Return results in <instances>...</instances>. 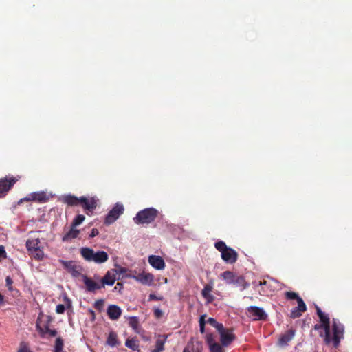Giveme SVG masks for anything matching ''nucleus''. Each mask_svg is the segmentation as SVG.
Listing matches in <instances>:
<instances>
[{"instance_id":"2","label":"nucleus","mask_w":352,"mask_h":352,"mask_svg":"<svg viewBox=\"0 0 352 352\" xmlns=\"http://www.w3.org/2000/svg\"><path fill=\"white\" fill-rule=\"evenodd\" d=\"M128 270L120 265H116V268L109 270L102 278L97 277L95 281H100L102 286L112 285L116 280L128 277ZM97 283V282H96Z\"/></svg>"},{"instance_id":"31","label":"nucleus","mask_w":352,"mask_h":352,"mask_svg":"<svg viewBox=\"0 0 352 352\" xmlns=\"http://www.w3.org/2000/svg\"><path fill=\"white\" fill-rule=\"evenodd\" d=\"M63 340L60 338H57L54 344V352H63Z\"/></svg>"},{"instance_id":"24","label":"nucleus","mask_w":352,"mask_h":352,"mask_svg":"<svg viewBox=\"0 0 352 352\" xmlns=\"http://www.w3.org/2000/svg\"><path fill=\"white\" fill-rule=\"evenodd\" d=\"M37 329L42 335L48 333L50 336H56L57 332L55 329H50L48 327H45L44 329L39 327L38 323L36 324Z\"/></svg>"},{"instance_id":"37","label":"nucleus","mask_w":352,"mask_h":352,"mask_svg":"<svg viewBox=\"0 0 352 352\" xmlns=\"http://www.w3.org/2000/svg\"><path fill=\"white\" fill-rule=\"evenodd\" d=\"M205 317H206V316L203 315L200 317V319H199L200 331L202 333L204 332V326L206 324Z\"/></svg>"},{"instance_id":"41","label":"nucleus","mask_w":352,"mask_h":352,"mask_svg":"<svg viewBox=\"0 0 352 352\" xmlns=\"http://www.w3.org/2000/svg\"><path fill=\"white\" fill-rule=\"evenodd\" d=\"M65 310V306L62 304H59L56 307V311L57 314H63Z\"/></svg>"},{"instance_id":"27","label":"nucleus","mask_w":352,"mask_h":352,"mask_svg":"<svg viewBox=\"0 0 352 352\" xmlns=\"http://www.w3.org/2000/svg\"><path fill=\"white\" fill-rule=\"evenodd\" d=\"M85 219V217L83 214H78L73 220L71 226L73 228H76L80 225Z\"/></svg>"},{"instance_id":"21","label":"nucleus","mask_w":352,"mask_h":352,"mask_svg":"<svg viewBox=\"0 0 352 352\" xmlns=\"http://www.w3.org/2000/svg\"><path fill=\"white\" fill-rule=\"evenodd\" d=\"M80 197L78 198L72 195H67L63 197V201L68 206H78L80 204Z\"/></svg>"},{"instance_id":"50","label":"nucleus","mask_w":352,"mask_h":352,"mask_svg":"<svg viewBox=\"0 0 352 352\" xmlns=\"http://www.w3.org/2000/svg\"><path fill=\"white\" fill-rule=\"evenodd\" d=\"M116 286H122V283L118 282V283L116 284Z\"/></svg>"},{"instance_id":"10","label":"nucleus","mask_w":352,"mask_h":352,"mask_svg":"<svg viewBox=\"0 0 352 352\" xmlns=\"http://www.w3.org/2000/svg\"><path fill=\"white\" fill-rule=\"evenodd\" d=\"M17 181L14 177L0 179V198L5 197Z\"/></svg>"},{"instance_id":"1","label":"nucleus","mask_w":352,"mask_h":352,"mask_svg":"<svg viewBox=\"0 0 352 352\" xmlns=\"http://www.w3.org/2000/svg\"><path fill=\"white\" fill-rule=\"evenodd\" d=\"M319 318L321 324H316L315 329H322L323 331H321L320 335L324 338V342L327 344L332 343L333 346L337 347L340 344V340L343 338L344 327L342 324L333 319V336H331L330 333V321L328 316L324 313Z\"/></svg>"},{"instance_id":"9","label":"nucleus","mask_w":352,"mask_h":352,"mask_svg":"<svg viewBox=\"0 0 352 352\" xmlns=\"http://www.w3.org/2000/svg\"><path fill=\"white\" fill-rule=\"evenodd\" d=\"M247 314L253 320H265L267 316L263 308L256 306L248 307L247 308Z\"/></svg>"},{"instance_id":"15","label":"nucleus","mask_w":352,"mask_h":352,"mask_svg":"<svg viewBox=\"0 0 352 352\" xmlns=\"http://www.w3.org/2000/svg\"><path fill=\"white\" fill-rule=\"evenodd\" d=\"M148 261L153 267L158 270H164L166 267L165 262L160 256L151 255Z\"/></svg>"},{"instance_id":"28","label":"nucleus","mask_w":352,"mask_h":352,"mask_svg":"<svg viewBox=\"0 0 352 352\" xmlns=\"http://www.w3.org/2000/svg\"><path fill=\"white\" fill-rule=\"evenodd\" d=\"M129 324L130 327H131L135 331L138 332L139 320L137 317H135V316L130 317Z\"/></svg>"},{"instance_id":"7","label":"nucleus","mask_w":352,"mask_h":352,"mask_svg":"<svg viewBox=\"0 0 352 352\" xmlns=\"http://www.w3.org/2000/svg\"><path fill=\"white\" fill-rule=\"evenodd\" d=\"M124 211V206L120 203H116L113 208L107 214L104 223L106 225H111L114 223Z\"/></svg>"},{"instance_id":"46","label":"nucleus","mask_w":352,"mask_h":352,"mask_svg":"<svg viewBox=\"0 0 352 352\" xmlns=\"http://www.w3.org/2000/svg\"><path fill=\"white\" fill-rule=\"evenodd\" d=\"M316 307L317 314H318V317H320L324 313L322 311V310L320 309V308L319 307L316 306Z\"/></svg>"},{"instance_id":"18","label":"nucleus","mask_w":352,"mask_h":352,"mask_svg":"<svg viewBox=\"0 0 352 352\" xmlns=\"http://www.w3.org/2000/svg\"><path fill=\"white\" fill-rule=\"evenodd\" d=\"M80 232V230L71 226L69 230L63 236L62 241L63 242H70L73 239L78 238Z\"/></svg>"},{"instance_id":"6","label":"nucleus","mask_w":352,"mask_h":352,"mask_svg":"<svg viewBox=\"0 0 352 352\" xmlns=\"http://www.w3.org/2000/svg\"><path fill=\"white\" fill-rule=\"evenodd\" d=\"M39 239H30L26 241V248L31 253L32 256L36 260H41L44 256L43 251L39 246Z\"/></svg>"},{"instance_id":"12","label":"nucleus","mask_w":352,"mask_h":352,"mask_svg":"<svg viewBox=\"0 0 352 352\" xmlns=\"http://www.w3.org/2000/svg\"><path fill=\"white\" fill-rule=\"evenodd\" d=\"M80 204L82 208L87 211L92 212L97 208L98 199L96 197H80Z\"/></svg>"},{"instance_id":"33","label":"nucleus","mask_w":352,"mask_h":352,"mask_svg":"<svg viewBox=\"0 0 352 352\" xmlns=\"http://www.w3.org/2000/svg\"><path fill=\"white\" fill-rule=\"evenodd\" d=\"M285 296L287 299L289 300H294L296 299L297 300V302H298V298H302L298 296V294L296 292H287L285 293Z\"/></svg>"},{"instance_id":"17","label":"nucleus","mask_w":352,"mask_h":352,"mask_svg":"<svg viewBox=\"0 0 352 352\" xmlns=\"http://www.w3.org/2000/svg\"><path fill=\"white\" fill-rule=\"evenodd\" d=\"M295 336V330L289 329L281 334L278 340V344L280 346H285L294 338Z\"/></svg>"},{"instance_id":"44","label":"nucleus","mask_w":352,"mask_h":352,"mask_svg":"<svg viewBox=\"0 0 352 352\" xmlns=\"http://www.w3.org/2000/svg\"><path fill=\"white\" fill-rule=\"evenodd\" d=\"M104 300H98L95 302V307L98 309H101L103 307Z\"/></svg>"},{"instance_id":"42","label":"nucleus","mask_w":352,"mask_h":352,"mask_svg":"<svg viewBox=\"0 0 352 352\" xmlns=\"http://www.w3.org/2000/svg\"><path fill=\"white\" fill-rule=\"evenodd\" d=\"M6 258V252L3 245H0V259Z\"/></svg>"},{"instance_id":"48","label":"nucleus","mask_w":352,"mask_h":352,"mask_svg":"<svg viewBox=\"0 0 352 352\" xmlns=\"http://www.w3.org/2000/svg\"><path fill=\"white\" fill-rule=\"evenodd\" d=\"M190 346L188 345L183 351V352H191Z\"/></svg>"},{"instance_id":"36","label":"nucleus","mask_w":352,"mask_h":352,"mask_svg":"<svg viewBox=\"0 0 352 352\" xmlns=\"http://www.w3.org/2000/svg\"><path fill=\"white\" fill-rule=\"evenodd\" d=\"M190 349L191 352H201L202 346L199 342H197L195 344H192Z\"/></svg>"},{"instance_id":"47","label":"nucleus","mask_w":352,"mask_h":352,"mask_svg":"<svg viewBox=\"0 0 352 352\" xmlns=\"http://www.w3.org/2000/svg\"><path fill=\"white\" fill-rule=\"evenodd\" d=\"M3 304H4V297L1 294H0V306L3 305Z\"/></svg>"},{"instance_id":"40","label":"nucleus","mask_w":352,"mask_h":352,"mask_svg":"<svg viewBox=\"0 0 352 352\" xmlns=\"http://www.w3.org/2000/svg\"><path fill=\"white\" fill-rule=\"evenodd\" d=\"M206 341H207L208 344H209V346H211L212 344H216V342H214V337H213L212 334H207L206 335Z\"/></svg>"},{"instance_id":"13","label":"nucleus","mask_w":352,"mask_h":352,"mask_svg":"<svg viewBox=\"0 0 352 352\" xmlns=\"http://www.w3.org/2000/svg\"><path fill=\"white\" fill-rule=\"evenodd\" d=\"M218 331L221 336V342L223 346H227L234 340V336L231 330L226 329L223 327L222 330Z\"/></svg>"},{"instance_id":"29","label":"nucleus","mask_w":352,"mask_h":352,"mask_svg":"<svg viewBox=\"0 0 352 352\" xmlns=\"http://www.w3.org/2000/svg\"><path fill=\"white\" fill-rule=\"evenodd\" d=\"M206 323H208L213 326L217 329V331L222 330V327H223L222 324L217 322V320L213 318H208L206 321Z\"/></svg>"},{"instance_id":"43","label":"nucleus","mask_w":352,"mask_h":352,"mask_svg":"<svg viewBox=\"0 0 352 352\" xmlns=\"http://www.w3.org/2000/svg\"><path fill=\"white\" fill-rule=\"evenodd\" d=\"M98 234H99V231L98 230V229L93 228L89 234V238H94V237L96 236L97 235H98Z\"/></svg>"},{"instance_id":"34","label":"nucleus","mask_w":352,"mask_h":352,"mask_svg":"<svg viewBox=\"0 0 352 352\" xmlns=\"http://www.w3.org/2000/svg\"><path fill=\"white\" fill-rule=\"evenodd\" d=\"M18 352H32L26 342H22L20 344Z\"/></svg>"},{"instance_id":"16","label":"nucleus","mask_w":352,"mask_h":352,"mask_svg":"<svg viewBox=\"0 0 352 352\" xmlns=\"http://www.w3.org/2000/svg\"><path fill=\"white\" fill-rule=\"evenodd\" d=\"M307 310V306L302 298H298V306L294 307L290 312V318H296L302 316V313Z\"/></svg>"},{"instance_id":"49","label":"nucleus","mask_w":352,"mask_h":352,"mask_svg":"<svg viewBox=\"0 0 352 352\" xmlns=\"http://www.w3.org/2000/svg\"><path fill=\"white\" fill-rule=\"evenodd\" d=\"M96 287H87V290L89 292H94V289H96Z\"/></svg>"},{"instance_id":"11","label":"nucleus","mask_w":352,"mask_h":352,"mask_svg":"<svg viewBox=\"0 0 352 352\" xmlns=\"http://www.w3.org/2000/svg\"><path fill=\"white\" fill-rule=\"evenodd\" d=\"M128 277L133 278L142 285H149L153 280V275L151 273L144 271L135 274H132L131 272L128 271Z\"/></svg>"},{"instance_id":"22","label":"nucleus","mask_w":352,"mask_h":352,"mask_svg":"<svg viewBox=\"0 0 352 352\" xmlns=\"http://www.w3.org/2000/svg\"><path fill=\"white\" fill-rule=\"evenodd\" d=\"M167 337L164 335H160L155 342V348L151 352H161L164 349V344Z\"/></svg>"},{"instance_id":"5","label":"nucleus","mask_w":352,"mask_h":352,"mask_svg":"<svg viewBox=\"0 0 352 352\" xmlns=\"http://www.w3.org/2000/svg\"><path fill=\"white\" fill-rule=\"evenodd\" d=\"M158 211L154 208H148L139 211L133 218L136 224H148L155 221Z\"/></svg>"},{"instance_id":"14","label":"nucleus","mask_w":352,"mask_h":352,"mask_svg":"<svg viewBox=\"0 0 352 352\" xmlns=\"http://www.w3.org/2000/svg\"><path fill=\"white\" fill-rule=\"evenodd\" d=\"M222 259L227 263H234L238 259L237 252L232 248H228L226 251L221 254Z\"/></svg>"},{"instance_id":"32","label":"nucleus","mask_w":352,"mask_h":352,"mask_svg":"<svg viewBox=\"0 0 352 352\" xmlns=\"http://www.w3.org/2000/svg\"><path fill=\"white\" fill-rule=\"evenodd\" d=\"M276 281L274 280L273 278H268L267 280L263 279L262 280H260L258 285H259V286H263V285H268L269 286H271L272 284H276Z\"/></svg>"},{"instance_id":"3","label":"nucleus","mask_w":352,"mask_h":352,"mask_svg":"<svg viewBox=\"0 0 352 352\" xmlns=\"http://www.w3.org/2000/svg\"><path fill=\"white\" fill-rule=\"evenodd\" d=\"M81 256L85 260L96 263H102L109 259V255L104 251L94 252L90 248H82L80 250Z\"/></svg>"},{"instance_id":"39","label":"nucleus","mask_w":352,"mask_h":352,"mask_svg":"<svg viewBox=\"0 0 352 352\" xmlns=\"http://www.w3.org/2000/svg\"><path fill=\"white\" fill-rule=\"evenodd\" d=\"M163 299H164V298L161 295H156L155 294H151L149 295L150 300H162Z\"/></svg>"},{"instance_id":"38","label":"nucleus","mask_w":352,"mask_h":352,"mask_svg":"<svg viewBox=\"0 0 352 352\" xmlns=\"http://www.w3.org/2000/svg\"><path fill=\"white\" fill-rule=\"evenodd\" d=\"M163 315L164 312L160 308H154V316L156 318H160Z\"/></svg>"},{"instance_id":"4","label":"nucleus","mask_w":352,"mask_h":352,"mask_svg":"<svg viewBox=\"0 0 352 352\" xmlns=\"http://www.w3.org/2000/svg\"><path fill=\"white\" fill-rule=\"evenodd\" d=\"M64 267L74 277L80 278L85 284V286H99L94 280L88 278L87 276L81 274V268L77 265L74 261L63 262Z\"/></svg>"},{"instance_id":"8","label":"nucleus","mask_w":352,"mask_h":352,"mask_svg":"<svg viewBox=\"0 0 352 352\" xmlns=\"http://www.w3.org/2000/svg\"><path fill=\"white\" fill-rule=\"evenodd\" d=\"M226 280V284H233L236 286H247V283L243 276L235 274L231 271H226L221 274Z\"/></svg>"},{"instance_id":"20","label":"nucleus","mask_w":352,"mask_h":352,"mask_svg":"<svg viewBox=\"0 0 352 352\" xmlns=\"http://www.w3.org/2000/svg\"><path fill=\"white\" fill-rule=\"evenodd\" d=\"M28 201H35L39 203H45L48 200V197L45 192H33L29 195V197L27 198Z\"/></svg>"},{"instance_id":"26","label":"nucleus","mask_w":352,"mask_h":352,"mask_svg":"<svg viewBox=\"0 0 352 352\" xmlns=\"http://www.w3.org/2000/svg\"><path fill=\"white\" fill-rule=\"evenodd\" d=\"M212 288V287H204L202 290V295L208 302H210L213 300V296L211 295Z\"/></svg>"},{"instance_id":"30","label":"nucleus","mask_w":352,"mask_h":352,"mask_svg":"<svg viewBox=\"0 0 352 352\" xmlns=\"http://www.w3.org/2000/svg\"><path fill=\"white\" fill-rule=\"evenodd\" d=\"M215 248L222 254V252L226 251V250L229 248L226 245V243L219 241L214 243Z\"/></svg>"},{"instance_id":"45","label":"nucleus","mask_w":352,"mask_h":352,"mask_svg":"<svg viewBox=\"0 0 352 352\" xmlns=\"http://www.w3.org/2000/svg\"><path fill=\"white\" fill-rule=\"evenodd\" d=\"M6 281L7 286H10L13 283L12 279L10 276L6 277Z\"/></svg>"},{"instance_id":"19","label":"nucleus","mask_w":352,"mask_h":352,"mask_svg":"<svg viewBox=\"0 0 352 352\" xmlns=\"http://www.w3.org/2000/svg\"><path fill=\"white\" fill-rule=\"evenodd\" d=\"M107 314L110 319L116 320L120 317L122 309L117 305H111L107 308Z\"/></svg>"},{"instance_id":"25","label":"nucleus","mask_w":352,"mask_h":352,"mask_svg":"<svg viewBox=\"0 0 352 352\" xmlns=\"http://www.w3.org/2000/svg\"><path fill=\"white\" fill-rule=\"evenodd\" d=\"M107 343L111 346H115L118 344L117 334L115 332L111 331L109 333Z\"/></svg>"},{"instance_id":"35","label":"nucleus","mask_w":352,"mask_h":352,"mask_svg":"<svg viewBox=\"0 0 352 352\" xmlns=\"http://www.w3.org/2000/svg\"><path fill=\"white\" fill-rule=\"evenodd\" d=\"M210 349L211 352H223L221 346L217 343L210 346Z\"/></svg>"},{"instance_id":"23","label":"nucleus","mask_w":352,"mask_h":352,"mask_svg":"<svg viewBox=\"0 0 352 352\" xmlns=\"http://www.w3.org/2000/svg\"><path fill=\"white\" fill-rule=\"evenodd\" d=\"M125 345L133 351H139V342L135 338L127 339Z\"/></svg>"}]
</instances>
